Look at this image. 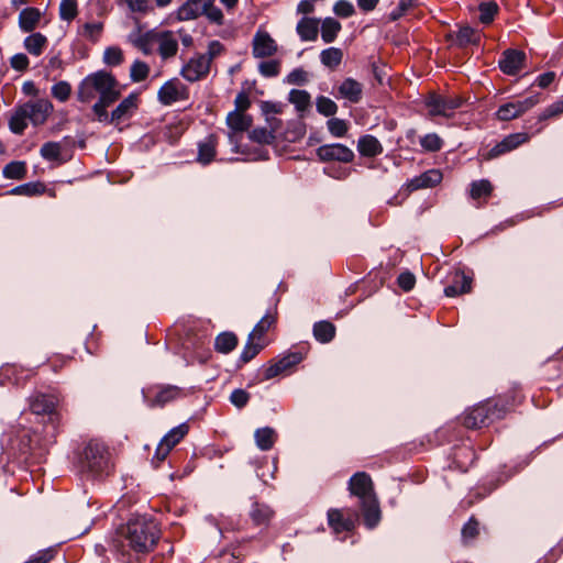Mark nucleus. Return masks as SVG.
<instances>
[{"label": "nucleus", "mask_w": 563, "mask_h": 563, "mask_svg": "<svg viewBox=\"0 0 563 563\" xmlns=\"http://www.w3.org/2000/svg\"><path fill=\"white\" fill-rule=\"evenodd\" d=\"M188 96V88L177 78L166 81L157 93L159 102L164 106H170L174 102L186 100Z\"/></svg>", "instance_id": "2eb2a0df"}, {"label": "nucleus", "mask_w": 563, "mask_h": 563, "mask_svg": "<svg viewBox=\"0 0 563 563\" xmlns=\"http://www.w3.org/2000/svg\"><path fill=\"white\" fill-rule=\"evenodd\" d=\"M40 154L46 161H58L62 154V144L59 142H46L42 145Z\"/></svg>", "instance_id": "de8ad7c7"}, {"label": "nucleus", "mask_w": 563, "mask_h": 563, "mask_svg": "<svg viewBox=\"0 0 563 563\" xmlns=\"http://www.w3.org/2000/svg\"><path fill=\"white\" fill-rule=\"evenodd\" d=\"M48 40L40 32L32 33L24 38L23 45L29 54L33 56H41L47 47Z\"/></svg>", "instance_id": "473e14b6"}, {"label": "nucleus", "mask_w": 563, "mask_h": 563, "mask_svg": "<svg viewBox=\"0 0 563 563\" xmlns=\"http://www.w3.org/2000/svg\"><path fill=\"white\" fill-rule=\"evenodd\" d=\"M303 360L300 352H289L280 357L274 358L265 365L263 378L268 380L276 376L287 374Z\"/></svg>", "instance_id": "9b49d317"}, {"label": "nucleus", "mask_w": 563, "mask_h": 563, "mask_svg": "<svg viewBox=\"0 0 563 563\" xmlns=\"http://www.w3.org/2000/svg\"><path fill=\"white\" fill-rule=\"evenodd\" d=\"M238 345V338L232 332L220 333L214 341V349L223 354L230 353Z\"/></svg>", "instance_id": "e433bc0d"}, {"label": "nucleus", "mask_w": 563, "mask_h": 563, "mask_svg": "<svg viewBox=\"0 0 563 563\" xmlns=\"http://www.w3.org/2000/svg\"><path fill=\"white\" fill-rule=\"evenodd\" d=\"M103 30L101 22L86 23L82 25L80 34L86 38L97 42Z\"/></svg>", "instance_id": "4d7b16f0"}, {"label": "nucleus", "mask_w": 563, "mask_h": 563, "mask_svg": "<svg viewBox=\"0 0 563 563\" xmlns=\"http://www.w3.org/2000/svg\"><path fill=\"white\" fill-rule=\"evenodd\" d=\"M78 466L89 476L102 477L111 474L114 464L109 448L99 440H90L78 455Z\"/></svg>", "instance_id": "39448f33"}, {"label": "nucleus", "mask_w": 563, "mask_h": 563, "mask_svg": "<svg viewBox=\"0 0 563 563\" xmlns=\"http://www.w3.org/2000/svg\"><path fill=\"white\" fill-rule=\"evenodd\" d=\"M150 66L142 60H135L130 69V77L133 82H141L148 77Z\"/></svg>", "instance_id": "09e8293b"}, {"label": "nucleus", "mask_w": 563, "mask_h": 563, "mask_svg": "<svg viewBox=\"0 0 563 563\" xmlns=\"http://www.w3.org/2000/svg\"><path fill=\"white\" fill-rule=\"evenodd\" d=\"M181 395H183V391L179 387L170 386V385L164 386L156 393L154 398L148 400V405L151 407H155V406L163 407L166 404H168L169 401L179 398Z\"/></svg>", "instance_id": "7c9ffc66"}, {"label": "nucleus", "mask_w": 563, "mask_h": 563, "mask_svg": "<svg viewBox=\"0 0 563 563\" xmlns=\"http://www.w3.org/2000/svg\"><path fill=\"white\" fill-rule=\"evenodd\" d=\"M497 405L490 401L467 409L461 417L462 424L467 429H481L487 426L496 415Z\"/></svg>", "instance_id": "1a4fd4ad"}, {"label": "nucleus", "mask_w": 563, "mask_h": 563, "mask_svg": "<svg viewBox=\"0 0 563 563\" xmlns=\"http://www.w3.org/2000/svg\"><path fill=\"white\" fill-rule=\"evenodd\" d=\"M207 0H187L177 10L176 16L179 21L195 20L203 14Z\"/></svg>", "instance_id": "393cba45"}, {"label": "nucleus", "mask_w": 563, "mask_h": 563, "mask_svg": "<svg viewBox=\"0 0 563 563\" xmlns=\"http://www.w3.org/2000/svg\"><path fill=\"white\" fill-rule=\"evenodd\" d=\"M539 102L536 96L528 97L522 100L505 103L497 110V118L501 121H509L523 114Z\"/></svg>", "instance_id": "dca6fc26"}, {"label": "nucleus", "mask_w": 563, "mask_h": 563, "mask_svg": "<svg viewBox=\"0 0 563 563\" xmlns=\"http://www.w3.org/2000/svg\"><path fill=\"white\" fill-rule=\"evenodd\" d=\"M327 517L328 525L335 534L352 531L358 521V512L351 508H331Z\"/></svg>", "instance_id": "9d476101"}, {"label": "nucleus", "mask_w": 563, "mask_h": 563, "mask_svg": "<svg viewBox=\"0 0 563 563\" xmlns=\"http://www.w3.org/2000/svg\"><path fill=\"white\" fill-rule=\"evenodd\" d=\"M189 427L187 423H181L173 428L158 443L154 460L159 464L162 463L169 452L176 446L188 433Z\"/></svg>", "instance_id": "f8f14e48"}, {"label": "nucleus", "mask_w": 563, "mask_h": 563, "mask_svg": "<svg viewBox=\"0 0 563 563\" xmlns=\"http://www.w3.org/2000/svg\"><path fill=\"white\" fill-rule=\"evenodd\" d=\"M335 335V325L330 321H319L313 325V336L320 343H329Z\"/></svg>", "instance_id": "f704fd0d"}, {"label": "nucleus", "mask_w": 563, "mask_h": 563, "mask_svg": "<svg viewBox=\"0 0 563 563\" xmlns=\"http://www.w3.org/2000/svg\"><path fill=\"white\" fill-rule=\"evenodd\" d=\"M121 3L125 4L131 12L141 15H146L154 10L151 0H121Z\"/></svg>", "instance_id": "a18cd8bd"}, {"label": "nucleus", "mask_w": 563, "mask_h": 563, "mask_svg": "<svg viewBox=\"0 0 563 563\" xmlns=\"http://www.w3.org/2000/svg\"><path fill=\"white\" fill-rule=\"evenodd\" d=\"M329 132L335 137H342L347 133L349 125L345 120L332 118L327 122Z\"/></svg>", "instance_id": "13d9d810"}, {"label": "nucleus", "mask_w": 563, "mask_h": 563, "mask_svg": "<svg viewBox=\"0 0 563 563\" xmlns=\"http://www.w3.org/2000/svg\"><path fill=\"white\" fill-rule=\"evenodd\" d=\"M417 0H400L398 5L390 12L389 18L391 21H397L412 7H415Z\"/></svg>", "instance_id": "052dcab7"}, {"label": "nucleus", "mask_w": 563, "mask_h": 563, "mask_svg": "<svg viewBox=\"0 0 563 563\" xmlns=\"http://www.w3.org/2000/svg\"><path fill=\"white\" fill-rule=\"evenodd\" d=\"M317 156L322 162L338 161L341 163H351L354 159V153L343 144H325L317 148Z\"/></svg>", "instance_id": "a211bd4d"}, {"label": "nucleus", "mask_w": 563, "mask_h": 563, "mask_svg": "<svg viewBox=\"0 0 563 563\" xmlns=\"http://www.w3.org/2000/svg\"><path fill=\"white\" fill-rule=\"evenodd\" d=\"M159 539L157 523L145 516L131 518L121 527L113 540V548L122 555L147 553L152 551Z\"/></svg>", "instance_id": "f257e3e1"}, {"label": "nucleus", "mask_w": 563, "mask_h": 563, "mask_svg": "<svg viewBox=\"0 0 563 563\" xmlns=\"http://www.w3.org/2000/svg\"><path fill=\"white\" fill-rule=\"evenodd\" d=\"M338 93L340 98L357 103L363 96V85L353 78H345L338 87Z\"/></svg>", "instance_id": "5701e85b"}, {"label": "nucleus", "mask_w": 563, "mask_h": 563, "mask_svg": "<svg viewBox=\"0 0 563 563\" xmlns=\"http://www.w3.org/2000/svg\"><path fill=\"white\" fill-rule=\"evenodd\" d=\"M249 399L250 395L244 389H235L230 396L231 402L238 408L244 407Z\"/></svg>", "instance_id": "69168bd1"}, {"label": "nucleus", "mask_w": 563, "mask_h": 563, "mask_svg": "<svg viewBox=\"0 0 563 563\" xmlns=\"http://www.w3.org/2000/svg\"><path fill=\"white\" fill-rule=\"evenodd\" d=\"M481 41V32L468 26H461L456 33V42L460 46L477 45Z\"/></svg>", "instance_id": "58836bf2"}, {"label": "nucleus", "mask_w": 563, "mask_h": 563, "mask_svg": "<svg viewBox=\"0 0 563 563\" xmlns=\"http://www.w3.org/2000/svg\"><path fill=\"white\" fill-rule=\"evenodd\" d=\"M526 54L518 49H506L499 59V68L506 75L514 76L523 68Z\"/></svg>", "instance_id": "412c9836"}, {"label": "nucleus", "mask_w": 563, "mask_h": 563, "mask_svg": "<svg viewBox=\"0 0 563 563\" xmlns=\"http://www.w3.org/2000/svg\"><path fill=\"white\" fill-rule=\"evenodd\" d=\"M319 19L316 18H302L296 27V31L301 41H314L318 37L319 31Z\"/></svg>", "instance_id": "c85d7f7f"}, {"label": "nucleus", "mask_w": 563, "mask_h": 563, "mask_svg": "<svg viewBox=\"0 0 563 563\" xmlns=\"http://www.w3.org/2000/svg\"><path fill=\"white\" fill-rule=\"evenodd\" d=\"M218 139L216 135L210 134L198 146V162L201 164H209L216 156V148Z\"/></svg>", "instance_id": "72a5a7b5"}, {"label": "nucleus", "mask_w": 563, "mask_h": 563, "mask_svg": "<svg viewBox=\"0 0 563 563\" xmlns=\"http://www.w3.org/2000/svg\"><path fill=\"white\" fill-rule=\"evenodd\" d=\"M349 490L351 495L360 499L365 525L368 528L377 526L382 512L371 476L365 472L355 473L349 481Z\"/></svg>", "instance_id": "7ed1b4c3"}, {"label": "nucleus", "mask_w": 563, "mask_h": 563, "mask_svg": "<svg viewBox=\"0 0 563 563\" xmlns=\"http://www.w3.org/2000/svg\"><path fill=\"white\" fill-rule=\"evenodd\" d=\"M278 51L276 41L268 32L258 29L252 41V53L255 58H265L275 55Z\"/></svg>", "instance_id": "f3484780"}, {"label": "nucleus", "mask_w": 563, "mask_h": 563, "mask_svg": "<svg viewBox=\"0 0 563 563\" xmlns=\"http://www.w3.org/2000/svg\"><path fill=\"white\" fill-rule=\"evenodd\" d=\"M42 19V12L40 9L34 7H27L23 9L19 14V27L25 32H33Z\"/></svg>", "instance_id": "bb28decb"}, {"label": "nucleus", "mask_w": 563, "mask_h": 563, "mask_svg": "<svg viewBox=\"0 0 563 563\" xmlns=\"http://www.w3.org/2000/svg\"><path fill=\"white\" fill-rule=\"evenodd\" d=\"M26 172V164L21 161L10 162L3 167V176L8 179H23Z\"/></svg>", "instance_id": "79ce46f5"}, {"label": "nucleus", "mask_w": 563, "mask_h": 563, "mask_svg": "<svg viewBox=\"0 0 563 563\" xmlns=\"http://www.w3.org/2000/svg\"><path fill=\"white\" fill-rule=\"evenodd\" d=\"M317 111L325 117L334 115L338 111L336 103L328 97L320 96L317 98Z\"/></svg>", "instance_id": "864d4df0"}, {"label": "nucleus", "mask_w": 563, "mask_h": 563, "mask_svg": "<svg viewBox=\"0 0 563 563\" xmlns=\"http://www.w3.org/2000/svg\"><path fill=\"white\" fill-rule=\"evenodd\" d=\"M397 282H398V286L402 290L409 291L415 287L416 278H415L413 274H411L410 272H405L398 276Z\"/></svg>", "instance_id": "338daca9"}, {"label": "nucleus", "mask_w": 563, "mask_h": 563, "mask_svg": "<svg viewBox=\"0 0 563 563\" xmlns=\"http://www.w3.org/2000/svg\"><path fill=\"white\" fill-rule=\"evenodd\" d=\"M498 4L495 1L483 2L478 5L479 21L483 24H489L498 13Z\"/></svg>", "instance_id": "c03bdc74"}, {"label": "nucleus", "mask_w": 563, "mask_h": 563, "mask_svg": "<svg viewBox=\"0 0 563 563\" xmlns=\"http://www.w3.org/2000/svg\"><path fill=\"white\" fill-rule=\"evenodd\" d=\"M276 317L273 313H266L249 334L247 341L241 354L244 363L253 360L267 344L266 333L275 324Z\"/></svg>", "instance_id": "423d86ee"}, {"label": "nucleus", "mask_w": 563, "mask_h": 563, "mask_svg": "<svg viewBox=\"0 0 563 563\" xmlns=\"http://www.w3.org/2000/svg\"><path fill=\"white\" fill-rule=\"evenodd\" d=\"M442 180V173L439 169H429L423 174L415 177L408 184L409 189L418 190L422 188H431L440 184Z\"/></svg>", "instance_id": "a878e982"}, {"label": "nucleus", "mask_w": 563, "mask_h": 563, "mask_svg": "<svg viewBox=\"0 0 563 563\" xmlns=\"http://www.w3.org/2000/svg\"><path fill=\"white\" fill-rule=\"evenodd\" d=\"M134 47L144 55H152L156 51L163 60L170 59L177 55L178 40L170 30L152 29L131 37Z\"/></svg>", "instance_id": "20e7f679"}, {"label": "nucleus", "mask_w": 563, "mask_h": 563, "mask_svg": "<svg viewBox=\"0 0 563 563\" xmlns=\"http://www.w3.org/2000/svg\"><path fill=\"white\" fill-rule=\"evenodd\" d=\"M308 80L307 73L301 68H296L287 76V82L290 85H302Z\"/></svg>", "instance_id": "774afa93"}, {"label": "nucleus", "mask_w": 563, "mask_h": 563, "mask_svg": "<svg viewBox=\"0 0 563 563\" xmlns=\"http://www.w3.org/2000/svg\"><path fill=\"white\" fill-rule=\"evenodd\" d=\"M289 101L298 111H305L310 106V95L306 90L294 89L289 93Z\"/></svg>", "instance_id": "49530a36"}, {"label": "nucleus", "mask_w": 563, "mask_h": 563, "mask_svg": "<svg viewBox=\"0 0 563 563\" xmlns=\"http://www.w3.org/2000/svg\"><path fill=\"white\" fill-rule=\"evenodd\" d=\"M420 145L424 151L438 152L442 148L443 141L437 133H429L421 137Z\"/></svg>", "instance_id": "603ef678"}, {"label": "nucleus", "mask_w": 563, "mask_h": 563, "mask_svg": "<svg viewBox=\"0 0 563 563\" xmlns=\"http://www.w3.org/2000/svg\"><path fill=\"white\" fill-rule=\"evenodd\" d=\"M340 31L341 23L333 18H325L321 23V37L324 43H332Z\"/></svg>", "instance_id": "4c0bfd02"}, {"label": "nucleus", "mask_w": 563, "mask_h": 563, "mask_svg": "<svg viewBox=\"0 0 563 563\" xmlns=\"http://www.w3.org/2000/svg\"><path fill=\"white\" fill-rule=\"evenodd\" d=\"M27 117L25 111L20 106L18 107L9 119V129L12 133L21 135L27 126Z\"/></svg>", "instance_id": "c9c22d12"}, {"label": "nucleus", "mask_w": 563, "mask_h": 563, "mask_svg": "<svg viewBox=\"0 0 563 563\" xmlns=\"http://www.w3.org/2000/svg\"><path fill=\"white\" fill-rule=\"evenodd\" d=\"M140 98L137 93H130L111 111L108 112V107H104V114H95V120L100 123L120 125L121 123L130 120L139 109Z\"/></svg>", "instance_id": "0eeeda50"}, {"label": "nucleus", "mask_w": 563, "mask_h": 563, "mask_svg": "<svg viewBox=\"0 0 563 563\" xmlns=\"http://www.w3.org/2000/svg\"><path fill=\"white\" fill-rule=\"evenodd\" d=\"M23 196L34 197L46 192L45 184L41 181H33L22 185Z\"/></svg>", "instance_id": "680f3d73"}, {"label": "nucleus", "mask_w": 563, "mask_h": 563, "mask_svg": "<svg viewBox=\"0 0 563 563\" xmlns=\"http://www.w3.org/2000/svg\"><path fill=\"white\" fill-rule=\"evenodd\" d=\"M333 12L341 18H349L354 14L355 10L353 4L346 0H339L334 7Z\"/></svg>", "instance_id": "0e129e2a"}, {"label": "nucleus", "mask_w": 563, "mask_h": 563, "mask_svg": "<svg viewBox=\"0 0 563 563\" xmlns=\"http://www.w3.org/2000/svg\"><path fill=\"white\" fill-rule=\"evenodd\" d=\"M227 124L231 130L229 134L231 141H234L236 133H242L252 125L251 115L240 112V111H231L227 117Z\"/></svg>", "instance_id": "b1692460"}, {"label": "nucleus", "mask_w": 563, "mask_h": 563, "mask_svg": "<svg viewBox=\"0 0 563 563\" xmlns=\"http://www.w3.org/2000/svg\"><path fill=\"white\" fill-rule=\"evenodd\" d=\"M472 289V278L462 272L455 273L451 285L444 288V294L448 297H455L462 294L470 292Z\"/></svg>", "instance_id": "cd10ccee"}, {"label": "nucleus", "mask_w": 563, "mask_h": 563, "mask_svg": "<svg viewBox=\"0 0 563 563\" xmlns=\"http://www.w3.org/2000/svg\"><path fill=\"white\" fill-rule=\"evenodd\" d=\"M342 59L343 52L338 47H329L320 53L321 63L330 69H335L342 63Z\"/></svg>", "instance_id": "ea45409f"}, {"label": "nucleus", "mask_w": 563, "mask_h": 563, "mask_svg": "<svg viewBox=\"0 0 563 563\" xmlns=\"http://www.w3.org/2000/svg\"><path fill=\"white\" fill-rule=\"evenodd\" d=\"M280 119L276 117H269L266 119V125L253 129L250 132L249 137L258 144H272L275 141V133L280 129Z\"/></svg>", "instance_id": "6ab92c4d"}, {"label": "nucleus", "mask_w": 563, "mask_h": 563, "mask_svg": "<svg viewBox=\"0 0 563 563\" xmlns=\"http://www.w3.org/2000/svg\"><path fill=\"white\" fill-rule=\"evenodd\" d=\"M57 398L53 395L35 393L29 398L30 410L35 415L56 416Z\"/></svg>", "instance_id": "aec40b11"}, {"label": "nucleus", "mask_w": 563, "mask_h": 563, "mask_svg": "<svg viewBox=\"0 0 563 563\" xmlns=\"http://www.w3.org/2000/svg\"><path fill=\"white\" fill-rule=\"evenodd\" d=\"M21 107L34 126L43 125L54 111V106L48 99L31 100Z\"/></svg>", "instance_id": "ddd939ff"}, {"label": "nucleus", "mask_w": 563, "mask_h": 563, "mask_svg": "<svg viewBox=\"0 0 563 563\" xmlns=\"http://www.w3.org/2000/svg\"><path fill=\"white\" fill-rule=\"evenodd\" d=\"M206 9L203 14L208 18V20L218 25H222L224 23V16L222 11L214 5V0H207Z\"/></svg>", "instance_id": "6e6d98bb"}, {"label": "nucleus", "mask_w": 563, "mask_h": 563, "mask_svg": "<svg viewBox=\"0 0 563 563\" xmlns=\"http://www.w3.org/2000/svg\"><path fill=\"white\" fill-rule=\"evenodd\" d=\"M78 14L77 0H62L59 16L64 21H71Z\"/></svg>", "instance_id": "3c124183"}, {"label": "nucleus", "mask_w": 563, "mask_h": 563, "mask_svg": "<svg viewBox=\"0 0 563 563\" xmlns=\"http://www.w3.org/2000/svg\"><path fill=\"white\" fill-rule=\"evenodd\" d=\"M210 57L198 54L191 57L181 68L180 75L188 81L195 82L205 77L210 71Z\"/></svg>", "instance_id": "4468645a"}, {"label": "nucleus", "mask_w": 563, "mask_h": 563, "mask_svg": "<svg viewBox=\"0 0 563 563\" xmlns=\"http://www.w3.org/2000/svg\"><path fill=\"white\" fill-rule=\"evenodd\" d=\"M123 62V52L118 46L107 47L103 53V63L108 66H118Z\"/></svg>", "instance_id": "5fc2aeb1"}, {"label": "nucleus", "mask_w": 563, "mask_h": 563, "mask_svg": "<svg viewBox=\"0 0 563 563\" xmlns=\"http://www.w3.org/2000/svg\"><path fill=\"white\" fill-rule=\"evenodd\" d=\"M274 512L273 510L264 504L254 503L252 509L250 511V516L254 523L256 525H266L272 519Z\"/></svg>", "instance_id": "a19ab883"}, {"label": "nucleus", "mask_w": 563, "mask_h": 563, "mask_svg": "<svg viewBox=\"0 0 563 563\" xmlns=\"http://www.w3.org/2000/svg\"><path fill=\"white\" fill-rule=\"evenodd\" d=\"M277 432L271 427L256 429L254 439L257 448L262 451L271 450L277 441Z\"/></svg>", "instance_id": "2f4dec72"}, {"label": "nucleus", "mask_w": 563, "mask_h": 563, "mask_svg": "<svg viewBox=\"0 0 563 563\" xmlns=\"http://www.w3.org/2000/svg\"><path fill=\"white\" fill-rule=\"evenodd\" d=\"M493 191L492 184L486 179L473 181L471 184V197L474 200L488 198Z\"/></svg>", "instance_id": "37998d69"}, {"label": "nucleus", "mask_w": 563, "mask_h": 563, "mask_svg": "<svg viewBox=\"0 0 563 563\" xmlns=\"http://www.w3.org/2000/svg\"><path fill=\"white\" fill-rule=\"evenodd\" d=\"M529 139V134L525 132L510 134L489 151L487 158H495L501 154L510 152L517 148L519 145L528 142Z\"/></svg>", "instance_id": "4be33fe9"}, {"label": "nucleus", "mask_w": 563, "mask_h": 563, "mask_svg": "<svg viewBox=\"0 0 563 563\" xmlns=\"http://www.w3.org/2000/svg\"><path fill=\"white\" fill-rule=\"evenodd\" d=\"M258 71L264 77H275L280 71V62L277 59L262 62L258 65Z\"/></svg>", "instance_id": "bf43d9fd"}, {"label": "nucleus", "mask_w": 563, "mask_h": 563, "mask_svg": "<svg viewBox=\"0 0 563 563\" xmlns=\"http://www.w3.org/2000/svg\"><path fill=\"white\" fill-rule=\"evenodd\" d=\"M77 100L81 103H90L98 99L91 107L95 114H104V107H110L121 96L120 85L117 78L109 71L98 70L87 75L77 87Z\"/></svg>", "instance_id": "f03ea898"}, {"label": "nucleus", "mask_w": 563, "mask_h": 563, "mask_svg": "<svg viewBox=\"0 0 563 563\" xmlns=\"http://www.w3.org/2000/svg\"><path fill=\"white\" fill-rule=\"evenodd\" d=\"M51 93L59 102H66L71 95V86L68 81L60 80L52 86Z\"/></svg>", "instance_id": "8fccbe9b"}, {"label": "nucleus", "mask_w": 563, "mask_h": 563, "mask_svg": "<svg viewBox=\"0 0 563 563\" xmlns=\"http://www.w3.org/2000/svg\"><path fill=\"white\" fill-rule=\"evenodd\" d=\"M357 151L362 156L375 157L383 153V146L375 136L367 134L358 139Z\"/></svg>", "instance_id": "c756f323"}, {"label": "nucleus", "mask_w": 563, "mask_h": 563, "mask_svg": "<svg viewBox=\"0 0 563 563\" xmlns=\"http://www.w3.org/2000/svg\"><path fill=\"white\" fill-rule=\"evenodd\" d=\"M463 103V99L459 96H443L431 93L427 97L424 104L428 109V115L450 118L454 111Z\"/></svg>", "instance_id": "6e6552de"}, {"label": "nucleus", "mask_w": 563, "mask_h": 563, "mask_svg": "<svg viewBox=\"0 0 563 563\" xmlns=\"http://www.w3.org/2000/svg\"><path fill=\"white\" fill-rule=\"evenodd\" d=\"M478 534V522L471 518L462 529V538L465 542L474 540Z\"/></svg>", "instance_id": "e2e57ef3"}]
</instances>
